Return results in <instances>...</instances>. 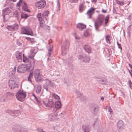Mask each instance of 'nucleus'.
I'll return each instance as SVG.
<instances>
[{"mask_svg": "<svg viewBox=\"0 0 132 132\" xmlns=\"http://www.w3.org/2000/svg\"><path fill=\"white\" fill-rule=\"evenodd\" d=\"M84 132H89L88 131H86L85 130H84Z\"/></svg>", "mask_w": 132, "mask_h": 132, "instance_id": "obj_51", "label": "nucleus"}, {"mask_svg": "<svg viewBox=\"0 0 132 132\" xmlns=\"http://www.w3.org/2000/svg\"><path fill=\"white\" fill-rule=\"evenodd\" d=\"M82 57H83L82 56H79V58L80 59H81V58Z\"/></svg>", "mask_w": 132, "mask_h": 132, "instance_id": "obj_48", "label": "nucleus"}, {"mask_svg": "<svg viewBox=\"0 0 132 132\" xmlns=\"http://www.w3.org/2000/svg\"><path fill=\"white\" fill-rule=\"evenodd\" d=\"M46 4V3L44 0H41L36 2L35 3V6L37 8L40 9L44 7Z\"/></svg>", "mask_w": 132, "mask_h": 132, "instance_id": "obj_5", "label": "nucleus"}, {"mask_svg": "<svg viewBox=\"0 0 132 132\" xmlns=\"http://www.w3.org/2000/svg\"><path fill=\"white\" fill-rule=\"evenodd\" d=\"M109 17L108 15L105 18V24H106L107 23H108L109 19Z\"/></svg>", "mask_w": 132, "mask_h": 132, "instance_id": "obj_29", "label": "nucleus"}, {"mask_svg": "<svg viewBox=\"0 0 132 132\" xmlns=\"http://www.w3.org/2000/svg\"><path fill=\"white\" fill-rule=\"evenodd\" d=\"M102 11L104 13H106V11L105 10L103 9L102 10Z\"/></svg>", "mask_w": 132, "mask_h": 132, "instance_id": "obj_43", "label": "nucleus"}, {"mask_svg": "<svg viewBox=\"0 0 132 132\" xmlns=\"http://www.w3.org/2000/svg\"><path fill=\"white\" fill-rule=\"evenodd\" d=\"M5 100L4 98V96H0V101H4Z\"/></svg>", "mask_w": 132, "mask_h": 132, "instance_id": "obj_31", "label": "nucleus"}, {"mask_svg": "<svg viewBox=\"0 0 132 132\" xmlns=\"http://www.w3.org/2000/svg\"><path fill=\"white\" fill-rule=\"evenodd\" d=\"M22 8L24 11L29 12V10L28 9L27 5L25 2H24V4H23Z\"/></svg>", "mask_w": 132, "mask_h": 132, "instance_id": "obj_21", "label": "nucleus"}, {"mask_svg": "<svg viewBox=\"0 0 132 132\" xmlns=\"http://www.w3.org/2000/svg\"><path fill=\"white\" fill-rule=\"evenodd\" d=\"M8 10V9H6L3 10V13H4V14H5L6 13H7L6 12Z\"/></svg>", "mask_w": 132, "mask_h": 132, "instance_id": "obj_39", "label": "nucleus"}, {"mask_svg": "<svg viewBox=\"0 0 132 132\" xmlns=\"http://www.w3.org/2000/svg\"><path fill=\"white\" fill-rule=\"evenodd\" d=\"M84 48L85 51L88 53H90L91 52V49L89 46L85 45Z\"/></svg>", "mask_w": 132, "mask_h": 132, "instance_id": "obj_16", "label": "nucleus"}, {"mask_svg": "<svg viewBox=\"0 0 132 132\" xmlns=\"http://www.w3.org/2000/svg\"><path fill=\"white\" fill-rule=\"evenodd\" d=\"M34 51L35 50L34 48L32 49L31 50L28 55V58L32 60L34 64H35V60L34 59V57L36 53V52Z\"/></svg>", "mask_w": 132, "mask_h": 132, "instance_id": "obj_8", "label": "nucleus"}, {"mask_svg": "<svg viewBox=\"0 0 132 132\" xmlns=\"http://www.w3.org/2000/svg\"><path fill=\"white\" fill-rule=\"evenodd\" d=\"M42 14L41 13H39L38 14L37 17L39 21L40 22V24L41 27H43L45 26V24L44 23V21L42 18Z\"/></svg>", "mask_w": 132, "mask_h": 132, "instance_id": "obj_10", "label": "nucleus"}, {"mask_svg": "<svg viewBox=\"0 0 132 132\" xmlns=\"http://www.w3.org/2000/svg\"><path fill=\"white\" fill-rule=\"evenodd\" d=\"M109 111L110 112H111V110H109Z\"/></svg>", "mask_w": 132, "mask_h": 132, "instance_id": "obj_53", "label": "nucleus"}, {"mask_svg": "<svg viewBox=\"0 0 132 132\" xmlns=\"http://www.w3.org/2000/svg\"><path fill=\"white\" fill-rule=\"evenodd\" d=\"M24 2L22 0H20L19 2L17 3V6L19 7L21 6L22 7Z\"/></svg>", "mask_w": 132, "mask_h": 132, "instance_id": "obj_18", "label": "nucleus"}, {"mask_svg": "<svg viewBox=\"0 0 132 132\" xmlns=\"http://www.w3.org/2000/svg\"><path fill=\"white\" fill-rule=\"evenodd\" d=\"M52 97L54 98L55 99L59 100L60 99L59 96L57 95H56L55 94L53 93L52 94Z\"/></svg>", "mask_w": 132, "mask_h": 132, "instance_id": "obj_26", "label": "nucleus"}, {"mask_svg": "<svg viewBox=\"0 0 132 132\" xmlns=\"http://www.w3.org/2000/svg\"><path fill=\"white\" fill-rule=\"evenodd\" d=\"M83 9V6L82 5H80L79 6V10L80 11H82Z\"/></svg>", "mask_w": 132, "mask_h": 132, "instance_id": "obj_34", "label": "nucleus"}, {"mask_svg": "<svg viewBox=\"0 0 132 132\" xmlns=\"http://www.w3.org/2000/svg\"><path fill=\"white\" fill-rule=\"evenodd\" d=\"M16 57L18 61L19 62H21L23 57V54L21 52H17L16 54Z\"/></svg>", "mask_w": 132, "mask_h": 132, "instance_id": "obj_11", "label": "nucleus"}, {"mask_svg": "<svg viewBox=\"0 0 132 132\" xmlns=\"http://www.w3.org/2000/svg\"><path fill=\"white\" fill-rule=\"evenodd\" d=\"M21 33L23 34L34 35V33L32 30L29 27H22L21 29Z\"/></svg>", "mask_w": 132, "mask_h": 132, "instance_id": "obj_3", "label": "nucleus"}, {"mask_svg": "<svg viewBox=\"0 0 132 132\" xmlns=\"http://www.w3.org/2000/svg\"><path fill=\"white\" fill-rule=\"evenodd\" d=\"M31 64L30 62H29L28 64H27L26 65L23 64L20 65L18 68L17 71L18 72L23 73L26 71H29L31 69Z\"/></svg>", "mask_w": 132, "mask_h": 132, "instance_id": "obj_1", "label": "nucleus"}, {"mask_svg": "<svg viewBox=\"0 0 132 132\" xmlns=\"http://www.w3.org/2000/svg\"><path fill=\"white\" fill-rule=\"evenodd\" d=\"M30 41L31 43L32 44H34L36 42L35 39L34 38H31Z\"/></svg>", "mask_w": 132, "mask_h": 132, "instance_id": "obj_33", "label": "nucleus"}, {"mask_svg": "<svg viewBox=\"0 0 132 132\" xmlns=\"http://www.w3.org/2000/svg\"><path fill=\"white\" fill-rule=\"evenodd\" d=\"M129 65L130 67V68L131 69H132V65L130 64H129Z\"/></svg>", "mask_w": 132, "mask_h": 132, "instance_id": "obj_44", "label": "nucleus"}, {"mask_svg": "<svg viewBox=\"0 0 132 132\" xmlns=\"http://www.w3.org/2000/svg\"><path fill=\"white\" fill-rule=\"evenodd\" d=\"M35 99L36 101H37L38 104L40 105L41 104L40 101L38 100V99L37 98Z\"/></svg>", "mask_w": 132, "mask_h": 132, "instance_id": "obj_37", "label": "nucleus"}, {"mask_svg": "<svg viewBox=\"0 0 132 132\" xmlns=\"http://www.w3.org/2000/svg\"><path fill=\"white\" fill-rule=\"evenodd\" d=\"M9 11V12H10V11H9V10H8L7 11Z\"/></svg>", "mask_w": 132, "mask_h": 132, "instance_id": "obj_57", "label": "nucleus"}, {"mask_svg": "<svg viewBox=\"0 0 132 132\" xmlns=\"http://www.w3.org/2000/svg\"><path fill=\"white\" fill-rule=\"evenodd\" d=\"M95 9L91 7L87 11V14L89 16V18H91V16L94 12Z\"/></svg>", "mask_w": 132, "mask_h": 132, "instance_id": "obj_13", "label": "nucleus"}, {"mask_svg": "<svg viewBox=\"0 0 132 132\" xmlns=\"http://www.w3.org/2000/svg\"><path fill=\"white\" fill-rule=\"evenodd\" d=\"M118 4L120 5H122L123 3L121 2H119L118 3Z\"/></svg>", "mask_w": 132, "mask_h": 132, "instance_id": "obj_46", "label": "nucleus"}, {"mask_svg": "<svg viewBox=\"0 0 132 132\" xmlns=\"http://www.w3.org/2000/svg\"><path fill=\"white\" fill-rule=\"evenodd\" d=\"M61 106V103L60 102H56L55 107L53 110V112H55L58 109L60 108Z\"/></svg>", "mask_w": 132, "mask_h": 132, "instance_id": "obj_14", "label": "nucleus"}, {"mask_svg": "<svg viewBox=\"0 0 132 132\" xmlns=\"http://www.w3.org/2000/svg\"><path fill=\"white\" fill-rule=\"evenodd\" d=\"M129 85H131V82L130 81H129Z\"/></svg>", "mask_w": 132, "mask_h": 132, "instance_id": "obj_47", "label": "nucleus"}, {"mask_svg": "<svg viewBox=\"0 0 132 132\" xmlns=\"http://www.w3.org/2000/svg\"><path fill=\"white\" fill-rule=\"evenodd\" d=\"M128 71H129V72L130 74V75H131V76L132 77V74L131 73L130 71L129 70H128Z\"/></svg>", "mask_w": 132, "mask_h": 132, "instance_id": "obj_45", "label": "nucleus"}, {"mask_svg": "<svg viewBox=\"0 0 132 132\" xmlns=\"http://www.w3.org/2000/svg\"><path fill=\"white\" fill-rule=\"evenodd\" d=\"M34 74L35 78L36 81H38L41 80V75L40 74V71L39 70H36L34 72Z\"/></svg>", "mask_w": 132, "mask_h": 132, "instance_id": "obj_7", "label": "nucleus"}, {"mask_svg": "<svg viewBox=\"0 0 132 132\" xmlns=\"http://www.w3.org/2000/svg\"><path fill=\"white\" fill-rule=\"evenodd\" d=\"M43 102L45 105L46 107L50 108L52 107L54 105V103L52 101H49L47 98H45Z\"/></svg>", "mask_w": 132, "mask_h": 132, "instance_id": "obj_6", "label": "nucleus"}, {"mask_svg": "<svg viewBox=\"0 0 132 132\" xmlns=\"http://www.w3.org/2000/svg\"><path fill=\"white\" fill-rule=\"evenodd\" d=\"M111 37L109 35H107L105 36V38L106 42L110 44V42L111 40Z\"/></svg>", "mask_w": 132, "mask_h": 132, "instance_id": "obj_19", "label": "nucleus"}, {"mask_svg": "<svg viewBox=\"0 0 132 132\" xmlns=\"http://www.w3.org/2000/svg\"><path fill=\"white\" fill-rule=\"evenodd\" d=\"M48 14V11H44L42 14V17L44 19L46 20L47 19Z\"/></svg>", "mask_w": 132, "mask_h": 132, "instance_id": "obj_17", "label": "nucleus"}, {"mask_svg": "<svg viewBox=\"0 0 132 132\" xmlns=\"http://www.w3.org/2000/svg\"><path fill=\"white\" fill-rule=\"evenodd\" d=\"M14 70V71L15 72V69Z\"/></svg>", "mask_w": 132, "mask_h": 132, "instance_id": "obj_56", "label": "nucleus"}, {"mask_svg": "<svg viewBox=\"0 0 132 132\" xmlns=\"http://www.w3.org/2000/svg\"><path fill=\"white\" fill-rule=\"evenodd\" d=\"M26 96V93L22 91H19L16 94V97L18 100L21 102L24 100Z\"/></svg>", "mask_w": 132, "mask_h": 132, "instance_id": "obj_4", "label": "nucleus"}, {"mask_svg": "<svg viewBox=\"0 0 132 132\" xmlns=\"http://www.w3.org/2000/svg\"><path fill=\"white\" fill-rule=\"evenodd\" d=\"M28 16L26 14L22 13L21 14V18L26 19Z\"/></svg>", "mask_w": 132, "mask_h": 132, "instance_id": "obj_28", "label": "nucleus"}, {"mask_svg": "<svg viewBox=\"0 0 132 132\" xmlns=\"http://www.w3.org/2000/svg\"><path fill=\"white\" fill-rule=\"evenodd\" d=\"M53 48V46H51L48 49V54L49 56L51 55V52L52 51Z\"/></svg>", "mask_w": 132, "mask_h": 132, "instance_id": "obj_24", "label": "nucleus"}, {"mask_svg": "<svg viewBox=\"0 0 132 132\" xmlns=\"http://www.w3.org/2000/svg\"><path fill=\"white\" fill-rule=\"evenodd\" d=\"M104 19V17L102 15H99L95 23V27L97 30L98 27L102 25Z\"/></svg>", "mask_w": 132, "mask_h": 132, "instance_id": "obj_2", "label": "nucleus"}, {"mask_svg": "<svg viewBox=\"0 0 132 132\" xmlns=\"http://www.w3.org/2000/svg\"><path fill=\"white\" fill-rule=\"evenodd\" d=\"M56 116L55 114L53 115H50L49 116L50 118H51L52 120H55L56 119Z\"/></svg>", "mask_w": 132, "mask_h": 132, "instance_id": "obj_25", "label": "nucleus"}, {"mask_svg": "<svg viewBox=\"0 0 132 132\" xmlns=\"http://www.w3.org/2000/svg\"><path fill=\"white\" fill-rule=\"evenodd\" d=\"M33 95L35 97V99H36V98H37V97H36L35 96V95L34 94H33Z\"/></svg>", "mask_w": 132, "mask_h": 132, "instance_id": "obj_49", "label": "nucleus"}, {"mask_svg": "<svg viewBox=\"0 0 132 132\" xmlns=\"http://www.w3.org/2000/svg\"><path fill=\"white\" fill-rule=\"evenodd\" d=\"M92 2L95 3L97 2V0H91Z\"/></svg>", "mask_w": 132, "mask_h": 132, "instance_id": "obj_40", "label": "nucleus"}, {"mask_svg": "<svg viewBox=\"0 0 132 132\" xmlns=\"http://www.w3.org/2000/svg\"><path fill=\"white\" fill-rule=\"evenodd\" d=\"M18 12L17 11H15L14 13V15H15V16H16L18 15Z\"/></svg>", "mask_w": 132, "mask_h": 132, "instance_id": "obj_35", "label": "nucleus"}, {"mask_svg": "<svg viewBox=\"0 0 132 132\" xmlns=\"http://www.w3.org/2000/svg\"><path fill=\"white\" fill-rule=\"evenodd\" d=\"M85 37H86L89 35V34L87 31H85L84 34Z\"/></svg>", "mask_w": 132, "mask_h": 132, "instance_id": "obj_32", "label": "nucleus"}, {"mask_svg": "<svg viewBox=\"0 0 132 132\" xmlns=\"http://www.w3.org/2000/svg\"><path fill=\"white\" fill-rule=\"evenodd\" d=\"M77 27L80 30L85 28L86 27V26L81 23H79L78 24L77 26Z\"/></svg>", "mask_w": 132, "mask_h": 132, "instance_id": "obj_15", "label": "nucleus"}, {"mask_svg": "<svg viewBox=\"0 0 132 132\" xmlns=\"http://www.w3.org/2000/svg\"><path fill=\"white\" fill-rule=\"evenodd\" d=\"M78 0H72V2L73 3H76L77 2Z\"/></svg>", "mask_w": 132, "mask_h": 132, "instance_id": "obj_41", "label": "nucleus"}, {"mask_svg": "<svg viewBox=\"0 0 132 132\" xmlns=\"http://www.w3.org/2000/svg\"><path fill=\"white\" fill-rule=\"evenodd\" d=\"M18 27V24H15L12 26H7L6 28L10 31H13L17 30Z\"/></svg>", "mask_w": 132, "mask_h": 132, "instance_id": "obj_9", "label": "nucleus"}, {"mask_svg": "<svg viewBox=\"0 0 132 132\" xmlns=\"http://www.w3.org/2000/svg\"><path fill=\"white\" fill-rule=\"evenodd\" d=\"M121 49H122V48H121Z\"/></svg>", "mask_w": 132, "mask_h": 132, "instance_id": "obj_59", "label": "nucleus"}, {"mask_svg": "<svg viewBox=\"0 0 132 132\" xmlns=\"http://www.w3.org/2000/svg\"><path fill=\"white\" fill-rule=\"evenodd\" d=\"M9 11V12H10V11H9V10H8L7 11Z\"/></svg>", "mask_w": 132, "mask_h": 132, "instance_id": "obj_58", "label": "nucleus"}, {"mask_svg": "<svg viewBox=\"0 0 132 132\" xmlns=\"http://www.w3.org/2000/svg\"><path fill=\"white\" fill-rule=\"evenodd\" d=\"M23 60H22L25 63H27V64H28L29 62H29V60L26 57H25L24 54H23V57L22 58Z\"/></svg>", "mask_w": 132, "mask_h": 132, "instance_id": "obj_20", "label": "nucleus"}, {"mask_svg": "<svg viewBox=\"0 0 132 132\" xmlns=\"http://www.w3.org/2000/svg\"><path fill=\"white\" fill-rule=\"evenodd\" d=\"M9 85L11 89H13L18 86V85L15 83V81L12 80H10L9 81Z\"/></svg>", "mask_w": 132, "mask_h": 132, "instance_id": "obj_12", "label": "nucleus"}, {"mask_svg": "<svg viewBox=\"0 0 132 132\" xmlns=\"http://www.w3.org/2000/svg\"><path fill=\"white\" fill-rule=\"evenodd\" d=\"M35 99L36 101H37L38 104L40 105L41 104L40 101L38 100V99L37 98Z\"/></svg>", "mask_w": 132, "mask_h": 132, "instance_id": "obj_38", "label": "nucleus"}, {"mask_svg": "<svg viewBox=\"0 0 132 132\" xmlns=\"http://www.w3.org/2000/svg\"><path fill=\"white\" fill-rule=\"evenodd\" d=\"M33 69H32L31 70L30 72L28 78V80L30 81H31V78H32L33 76Z\"/></svg>", "mask_w": 132, "mask_h": 132, "instance_id": "obj_22", "label": "nucleus"}, {"mask_svg": "<svg viewBox=\"0 0 132 132\" xmlns=\"http://www.w3.org/2000/svg\"><path fill=\"white\" fill-rule=\"evenodd\" d=\"M84 126H85L84 125H83V126H82V127L83 128H84Z\"/></svg>", "mask_w": 132, "mask_h": 132, "instance_id": "obj_54", "label": "nucleus"}, {"mask_svg": "<svg viewBox=\"0 0 132 132\" xmlns=\"http://www.w3.org/2000/svg\"><path fill=\"white\" fill-rule=\"evenodd\" d=\"M129 87H130V88L131 87V85H129Z\"/></svg>", "mask_w": 132, "mask_h": 132, "instance_id": "obj_52", "label": "nucleus"}, {"mask_svg": "<svg viewBox=\"0 0 132 132\" xmlns=\"http://www.w3.org/2000/svg\"><path fill=\"white\" fill-rule=\"evenodd\" d=\"M26 38L28 40L30 41V39H31V38L29 37H26Z\"/></svg>", "mask_w": 132, "mask_h": 132, "instance_id": "obj_42", "label": "nucleus"}, {"mask_svg": "<svg viewBox=\"0 0 132 132\" xmlns=\"http://www.w3.org/2000/svg\"><path fill=\"white\" fill-rule=\"evenodd\" d=\"M118 45H118V46H119H119H120V44H118Z\"/></svg>", "mask_w": 132, "mask_h": 132, "instance_id": "obj_55", "label": "nucleus"}, {"mask_svg": "<svg viewBox=\"0 0 132 132\" xmlns=\"http://www.w3.org/2000/svg\"><path fill=\"white\" fill-rule=\"evenodd\" d=\"M41 86L40 85L38 86L37 89L36 90V92L37 93H39L41 91Z\"/></svg>", "mask_w": 132, "mask_h": 132, "instance_id": "obj_23", "label": "nucleus"}, {"mask_svg": "<svg viewBox=\"0 0 132 132\" xmlns=\"http://www.w3.org/2000/svg\"><path fill=\"white\" fill-rule=\"evenodd\" d=\"M101 100H104V98H103V97H101Z\"/></svg>", "mask_w": 132, "mask_h": 132, "instance_id": "obj_50", "label": "nucleus"}, {"mask_svg": "<svg viewBox=\"0 0 132 132\" xmlns=\"http://www.w3.org/2000/svg\"><path fill=\"white\" fill-rule=\"evenodd\" d=\"M90 60V58L88 57H85V59H84L83 60V61L85 62H88Z\"/></svg>", "mask_w": 132, "mask_h": 132, "instance_id": "obj_30", "label": "nucleus"}, {"mask_svg": "<svg viewBox=\"0 0 132 132\" xmlns=\"http://www.w3.org/2000/svg\"><path fill=\"white\" fill-rule=\"evenodd\" d=\"M123 124V122L122 121H120L118 123V127L120 128L122 126Z\"/></svg>", "mask_w": 132, "mask_h": 132, "instance_id": "obj_27", "label": "nucleus"}, {"mask_svg": "<svg viewBox=\"0 0 132 132\" xmlns=\"http://www.w3.org/2000/svg\"><path fill=\"white\" fill-rule=\"evenodd\" d=\"M35 99L36 101H37L38 104L40 105L41 104L40 101L38 100V99L37 98Z\"/></svg>", "mask_w": 132, "mask_h": 132, "instance_id": "obj_36", "label": "nucleus"}]
</instances>
